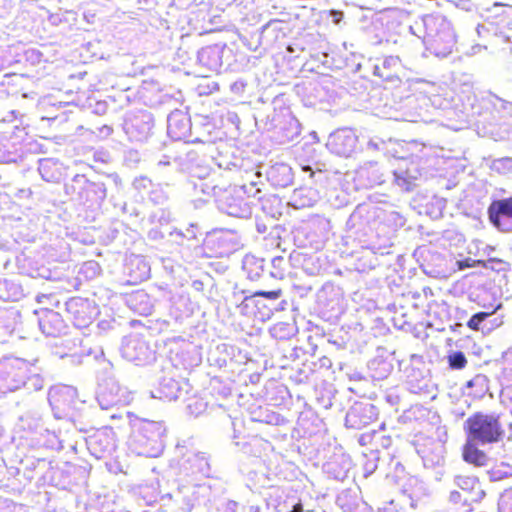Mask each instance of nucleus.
<instances>
[{
    "mask_svg": "<svg viewBox=\"0 0 512 512\" xmlns=\"http://www.w3.org/2000/svg\"><path fill=\"white\" fill-rule=\"evenodd\" d=\"M187 190H191L193 195L201 198L200 187L198 186V180L190 181L187 185Z\"/></svg>",
    "mask_w": 512,
    "mask_h": 512,
    "instance_id": "49",
    "label": "nucleus"
},
{
    "mask_svg": "<svg viewBox=\"0 0 512 512\" xmlns=\"http://www.w3.org/2000/svg\"><path fill=\"white\" fill-rule=\"evenodd\" d=\"M283 135H282V142H290L295 140L301 133V125L299 121L290 116L289 119L286 121V125L281 128Z\"/></svg>",
    "mask_w": 512,
    "mask_h": 512,
    "instance_id": "29",
    "label": "nucleus"
},
{
    "mask_svg": "<svg viewBox=\"0 0 512 512\" xmlns=\"http://www.w3.org/2000/svg\"><path fill=\"white\" fill-rule=\"evenodd\" d=\"M378 416L377 408L369 402H355L345 417L347 428L360 430L373 423Z\"/></svg>",
    "mask_w": 512,
    "mask_h": 512,
    "instance_id": "11",
    "label": "nucleus"
},
{
    "mask_svg": "<svg viewBox=\"0 0 512 512\" xmlns=\"http://www.w3.org/2000/svg\"><path fill=\"white\" fill-rule=\"evenodd\" d=\"M30 371V363L17 357L0 360V394L13 392L22 387Z\"/></svg>",
    "mask_w": 512,
    "mask_h": 512,
    "instance_id": "5",
    "label": "nucleus"
},
{
    "mask_svg": "<svg viewBox=\"0 0 512 512\" xmlns=\"http://www.w3.org/2000/svg\"><path fill=\"white\" fill-rule=\"evenodd\" d=\"M183 389L179 383L173 378H163L156 390V394H152L154 398L166 401H175L182 398Z\"/></svg>",
    "mask_w": 512,
    "mask_h": 512,
    "instance_id": "21",
    "label": "nucleus"
},
{
    "mask_svg": "<svg viewBox=\"0 0 512 512\" xmlns=\"http://www.w3.org/2000/svg\"><path fill=\"white\" fill-rule=\"evenodd\" d=\"M177 235H180L182 237H185L187 239H193L195 238V233H194V230L193 229H187V233L184 234L183 232L179 231V232H176Z\"/></svg>",
    "mask_w": 512,
    "mask_h": 512,
    "instance_id": "53",
    "label": "nucleus"
},
{
    "mask_svg": "<svg viewBox=\"0 0 512 512\" xmlns=\"http://www.w3.org/2000/svg\"><path fill=\"white\" fill-rule=\"evenodd\" d=\"M44 379L40 375V369L37 368L34 364L30 363V371L27 374V378L25 379L22 387H25L27 390L31 391H39L43 388Z\"/></svg>",
    "mask_w": 512,
    "mask_h": 512,
    "instance_id": "28",
    "label": "nucleus"
},
{
    "mask_svg": "<svg viewBox=\"0 0 512 512\" xmlns=\"http://www.w3.org/2000/svg\"><path fill=\"white\" fill-rule=\"evenodd\" d=\"M38 171L44 181L57 182L61 177L59 161L53 158L39 160Z\"/></svg>",
    "mask_w": 512,
    "mask_h": 512,
    "instance_id": "23",
    "label": "nucleus"
},
{
    "mask_svg": "<svg viewBox=\"0 0 512 512\" xmlns=\"http://www.w3.org/2000/svg\"><path fill=\"white\" fill-rule=\"evenodd\" d=\"M506 266H508L507 262L500 260V259H496V258L489 259L487 261V265H486V267H489L492 270H496V271L506 270Z\"/></svg>",
    "mask_w": 512,
    "mask_h": 512,
    "instance_id": "46",
    "label": "nucleus"
},
{
    "mask_svg": "<svg viewBox=\"0 0 512 512\" xmlns=\"http://www.w3.org/2000/svg\"><path fill=\"white\" fill-rule=\"evenodd\" d=\"M190 118L180 110L172 111L167 118L168 135L176 141L186 139L191 132Z\"/></svg>",
    "mask_w": 512,
    "mask_h": 512,
    "instance_id": "14",
    "label": "nucleus"
},
{
    "mask_svg": "<svg viewBox=\"0 0 512 512\" xmlns=\"http://www.w3.org/2000/svg\"><path fill=\"white\" fill-rule=\"evenodd\" d=\"M377 436H378V433H377L375 430H373L372 435H369V434H363V435H361V437H360V443H361V444H365L368 438H371V439H372V438H375V437H377Z\"/></svg>",
    "mask_w": 512,
    "mask_h": 512,
    "instance_id": "54",
    "label": "nucleus"
},
{
    "mask_svg": "<svg viewBox=\"0 0 512 512\" xmlns=\"http://www.w3.org/2000/svg\"><path fill=\"white\" fill-rule=\"evenodd\" d=\"M471 259L470 258H466L464 260H461V261H458V267L459 269H465V268H468V267H472L473 265L471 264Z\"/></svg>",
    "mask_w": 512,
    "mask_h": 512,
    "instance_id": "52",
    "label": "nucleus"
},
{
    "mask_svg": "<svg viewBox=\"0 0 512 512\" xmlns=\"http://www.w3.org/2000/svg\"><path fill=\"white\" fill-rule=\"evenodd\" d=\"M66 356H68V354H67V353H65V354H60V357H61V358H64V357H66Z\"/></svg>",
    "mask_w": 512,
    "mask_h": 512,
    "instance_id": "64",
    "label": "nucleus"
},
{
    "mask_svg": "<svg viewBox=\"0 0 512 512\" xmlns=\"http://www.w3.org/2000/svg\"><path fill=\"white\" fill-rule=\"evenodd\" d=\"M367 207L364 205H359L356 207V209L353 211V213L350 215L348 220V225L351 227H355L357 225H360V220L363 218V216L367 213Z\"/></svg>",
    "mask_w": 512,
    "mask_h": 512,
    "instance_id": "39",
    "label": "nucleus"
},
{
    "mask_svg": "<svg viewBox=\"0 0 512 512\" xmlns=\"http://www.w3.org/2000/svg\"><path fill=\"white\" fill-rule=\"evenodd\" d=\"M26 134L27 133L25 132V128L15 124L12 126V131L10 132L9 138L20 141Z\"/></svg>",
    "mask_w": 512,
    "mask_h": 512,
    "instance_id": "47",
    "label": "nucleus"
},
{
    "mask_svg": "<svg viewBox=\"0 0 512 512\" xmlns=\"http://www.w3.org/2000/svg\"><path fill=\"white\" fill-rule=\"evenodd\" d=\"M207 407V402L204 401L202 398H190L187 404L188 412L196 417L203 414L206 411Z\"/></svg>",
    "mask_w": 512,
    "mask_h": 512,
    "instance_id": "32",
    "label": "nucleus"
},
{
    "mask_svg": "<svg viewBox=\"0 0 512 512\" xmlns=\"http://www.w3.org/2000/svg\"><path fill=\"white\" fill-rule=\"evenodd\" d=\"M38 323L42 333L50 337H59L66 329L65 322L60 313L48 308L40 311Z\"/></svg>",
    "mask_w": 512,
    "mask_h": 512,
    "instance_id": "13",
    "label": "nucleus"
},
{
    "mask_svg": "<svg viewBox=\"0 0 512 512\" xmlns=\"http://www.w3.org/2000/svg\"><path fill=\"white\" fill-rule=\"evenodd\" d=\"M449 500L453 503H459L462 501L461 493L458 491H452L449 496Z\"/></svg>",
    "mask_w": 512,
    "mask_h": 512,
    "instance_id": "51",
    "label": "nucleus"
},
{
    "mask_svg": "<svg viewBox=\"0 0 512 512\" xmlns=\"http://www.w3.org/2000/svg\"><path fill=\"white\" fill-rule=\"evenodd\" d=\"M478 380H481V377H479V376H478V377H476L475 379L470 380V381L468 382V386H472V385L474 384V382H476V381H478Z\"/></svg>",
    "mask_w": 512,
    "mask_h": 512,
    "instance_id": "58",
    "label": "nucleus"
},
{
    "mask_svg": "<svg viewBox=\"0 0 512 512\" xmlns=\"http://www.w3.org/2000/svg\"><path fill=\"white\" fill-rule=\"evenodd\" d=\"M268 443L262 438L253 436L245 441H233V445L244 454L259 457Z\"/></svg>",
    "mask_w": 512,
    "mask_h": 512,
    "instance_id": "24",
    "label": "nucleus"
},
{
    "mask_svg": "<svg viewBox=\"0 0 512 512\" xmlns=\"http://www.w3.org/2000/svg\"><path fill=\"white\" fill-rule=\"evenodd\" d=\"M491 224L501 232L512 231V195L494 200L488 207Z\"/></svg>",
    "mask_w": 512,
    "mask_h": 512,
    "instance_id": "10",
    "label": "nucleus"
},
{
    "mask_svg": "<svg viewBox=\"0 0 512 512\" xmlns=\"http://www.w3.org/2000/svg\"><path fill=\"white\" fill-rule=\"evenodd\" d=\"M85 266L89 267V268H94L96 266V264L92 263V262H89V263H86Z\"/></svg>",
    "mask_w": 512,
    "mask_h": 512,
    "instance_id": "60",
    "label": "nucleus"
},
{
    "mask_svg": "<svg viewBox=\"0 0 512 512\" xmlns=\"http://www.w3.org/2000/svg\"><path fill=\"white\" fill-rule=\"evenodd\" d=\"M165 433L163 422L144 419L132 434L130 446L138 455L157 457L163 451Z\"/></svg>",
    "mask_w": 512,
    "mask_h": 512,
    "instance_id": "4",
    "label": "nucleus"
},
{
    "mask_svg": "<svg viewBox=\"0 0 512 512\" xmlns=\"http://www.w3.org/2000/svg\"><path fill=\"white\" fill-rule=\"evenodd\" d=\"M282 22L280 20H277V19H274V20H270L268 23H266L263 27H262V35L264 37H266L267 35H269L271 32H279L282 30Z\"/></svg>",
    "mask_w": 512,
    "mask_h": 512,
    "instance_id": "43",
    "label": "nucleus"
},
{
    "mask_svg": "<svg viewBox=\"0 0 512 512\" xmlns=\"http://www.w3.org/2000/svg\"><path fill=\"white\" fill-rule=\"evenodd\" d=\"M426 49L437 57L445 58L452 53L456 36L450 21L441 14L423 17Z\"/></svg>",
    "mask_w": 512,
    "mask_h": 512,
    "instance_id": "2",
    "label": "nucleus"
},
{
    "mask_svg": "<svg viewBox=\"0 0 512 512\" xmlns=\"http://www.w3.org/2000/svg\"><path fill=\"white\" fill-rule=\"evenodd\" d=\"M445 448L441 444H436L430 450L426 451L422 456L423 464L425 468L435 469V479L440 481L444 474L442 469L445 463Z\"/></svg>",
    "mask_w": 512,
    "mask_h": 512,
    "instance_id": "18",
    "label": "nucleus"
},
{
    "mask_svg": "<svg viewBox=\"0 0 512 512\" xmlns=\"http://www.w3.org/2000/svg\"><path fill=\"white\" fill-rule=\"evenodd\" d=\"M358 137L350 128L338 129L329 135L328 150L341 157H350L356 150Z\"/></svg>",
    "mask_w": 512,
    "mask_h": 512,
    "instance_id": "9",
    "label": "nucleus"
},
{
    "mask_svg": "<svg viewBox=\"0 0 512 512\" xmlns=\"http://www.w3.org/2000/svg\"><path fill=\"white\" fill-rule=\"evenodd\" d=\"M49 403L57 418L69 415V412L76 408L78 401L77 389L69 385L55 386L49 390Z\"/></svg>",
    "mask_w": 512,
    "mask_h": 512,
    "instance_id": "8",
    "label": "nucleus"
},
{
    "mask_svg": "<svg viewBox=\"0 0 512 512\" xmlns=\"http://www.w3.org/2000/svg\"><path fill=\"white\" fill-rule=\"evenodd\" d=\"M181 473L185 477L197 479L198 477H209L211 473L210 464L205 453H190L180 463Z\"/></svg>",
    "mask_w": 512,
    "mask_h": 512,
    "instance_id": "12",
    "label": "nucleus"
},
{
    "mask_svg": "<svg viewBox=\"0 0 512 512\" xmlns=\"http://www.w3.org/2000/svg\"><path fill=\"white\" fill-rule=\"evenodd\" d=\"M377 465L374 461H369L365 464V476H368L369 474L373 473L376 469Z\"/></svg>",
    "mask_w": 512,
    "mask_h": 512,
    "instance_id": "50",
    "label": "nucleus"
},
{
    "mask_svg": "<svg viewBox=\"0 0 512 512\" xmlns=\"http://www.w3.org/2000/svg\"><path fill=\"white\" fill-rule=\"evenodd\" d=\"M495 310L492 312H478L475 313L467 322V326L472 330H480L484 329V327H481V324L493 314Z\"/></svg>",
    "mask_w": 512,
    "mask_h": 512,
    "instance_id": "36",
    "label": "nucleus"
},
{
    "mask_svg": "<svg viewBox=\"0 0 512 512\" xmlns=\"http://www.w3.org/2000/svg\"><path fill=\"white\" fill-rule=\"evenodd\" d=\"M213 161L218 166V168L224 170H230L232 166H235L231 160H229L227 157H224L222 154H219L217 157H213Z\"/></svg>",
    "mask_w": 512,
    "mask_h": 512,
    "instance_id": "44",
    "label": "nucleus"
},
{
    "mask_svg": "<svg viewBox=\"0 0 512 512\" xmlns=\"http://www.w3.org/2000/svg\"><path fill=\"white\" fill-rule=\"evenodd\" d=\"M467 363L466 357L463 352H454L449 356V364L454 369H462Z\"/></svg>",
    "mask_w": 512,
    "mask_h": 512,
    "instance_id": "40",
    "label": "nucleus"
},
{
    "mask_svg": "<svg viewBox=\"0 0 512 512\" xmlns=\"http://www.w3.org/2000/svg\"><path fill=\"white\" fill-rule=\"evenodd\" d=\"M479 446L467 441L463 449V459L467 463L481 467L486 465L488 457L478 448Z\"/></svg>",
    "mask_w": 512,
    "mask_h": 512,
    "instance_id": "25",
    "label": "nucleus"
},
{
    "mask_svg": "<svg viewBox=\"0 0 512 512\" xmlns=\"http://www.w3.org/2000/svg\"><path fill=\"white\" fill-rule=\"evenodd\" d=\"M393 177L395 183L403 190L410 191L413 189L414 184L409 177L397 172H394Z\"/></svg>",
    "mask_w": 512,
    "mask_h": 512,
    "instance_id": "41",
    "label": "nucleus"
},
{
    "mask_svg": "<svg viewBox=\"0 0 512 512\" xmlns=\"http://www.w3.org/2000/svg\"><path fill=\"white\" fill-rule=\"evenodd\" d=\"M51 298V296H48V295H42V296H38L37 297V300L39 303H43L44 302V299L46 300H49Z\"/></svg>",
    "mask_w": 512,
    "mask_h": 512,
    "instance_id": "57",
    "label": "nucleus"
},
{
    "mask_svg": "<svg viewBox=\"0 0 512 512\" xmlns=\"http://www.w3.org/2000/svg\"><path fill=\"white\" fill-rule=\"evenodd\" d=\"M192 142H201V143H204V142H206V140L201 139V138H195V139H193V140H192Z\"/></svg>",
    "mask_w": 512,
    "mask_h": 512,
    "instance_id": "59",
    "label": "nucleus"
},
{
    "mask_svg": "<svg viewBox=\"0 0 512 512\" xmlns=\"http://www.w3.org/2000/svg\"><path fill=\"white\" fill-rule=\"evenodd\" d=\"M260 192L254 183L241 187L229 185L219 194L216 204L222 213L229 216L249 218L252 215V202L249 198H255Z\"/></svg>",
    "mask_w": 512,
    "mask_h": 512,
    "instance_id": "3",
    "label": "nucleus"
},
{
    "mask_svg": "<svg viewBox=\"0 0 512 512\" xmlns=\"http://www.w3.org/2000/svg\"><path fill=\"white\" fill-rule=\"evenodd\" d=\"M293 333V326L285 322H278L270 328L271 336L279 340L288 339L293 335Z\"/></svg>",
    "mask_w": 512,
    "mask_h": 512,
    "instance_id": "31",
    "label": "nucleus"
},
{
    "mask_svg": "<svg viewBox=\"0 0 512 512\" xmlns=\"http://www.w3.org/2000/svg\"><path fill=\"white\" fill-rule=\"evenodd\" d=\"M402 62L398 56H387L381 65H375L373 73L384 81L397 83L400 82V71Z\"/></svg>",
    "mask_w": 512,
    "mask_h": 512,
    "instance_id": "16",
    "label": "nucleus"
},
{
    "mask_svg": "<svg viewBox=\"0 0 512 512\" xmlns=\"http://www.w3.org/2000/svg\"><path fill=\"white\" fill-rule=\"evenodd\" d=\"M119 392L120 388L113 380L107 381L105 384H101L97 392V401L100 407L107 410L110 407L119 404L121 401Z\"/></svg>",
    "mask_w": 512,
    "mask_h": 512,
    "instance_id": "19",
    "label": "nucleus"
},
{
    "mask_svg": "<svg viewBox=\"0 0 512 512\" xmlns=\"http://www.w3.org/2000/svg\"><path fill=\"white\" fill-rule=\"evenodd\" d=\"M361 177H366L369 186L381 185L385 182L384 174L380 171L377 163L369 162L366 166L361 168Z\"/></svg>",
    "mask_w": 512,
    "mask_h": 512,
    "instance_id": "27",
    "label": "nucleus"
},
{
    "mask_svg": "<svg viewBox=\"0 0 512 512\" xmlns=\"http://www.w3.org/2000/svg\"><path fill=\"white\" fill-rule=\"evenodd\" d=\"M188 174H190L192 178H197V180L207 179L210 175V168L204 165L203 161L199 159L196 166H194Z\"/></svg>",
    "mask_w": 512,
    "mask_h": 512,
    "instance_id": "38",
    "label": "nucleus"
},
{
    "mask_svg": "<svg viewBox=\"0 0 512 512\" xmlns=\"http://www.w3.org/2000/svg\"><path fill=\"white\" fill-rule=\"evenodd\" d=\"M385 148V142L380 138H372L367 143V150L371 152L383 151Z\"/></svg>",
    "mask_w": 512,
    "mask_h": 512,
    "instance_id": "45",
    "label": "nucleus"
},
{
    "mask_svg": "<svg viewBox=\"0 0 512 512\" xmlns=\"http://www.w3.org/2000/svg\"><path fill=\"white\" fill-rule=\"evenodd\" d=\"M120 352L124 359L139 366L149 364L155 360V351L138 335L124 337Z\"/></svg>",
    "mask_w": 512,
    "mask_h": 512,
    "instance_id": "7",
    "label": "nucleus"
},
{
    "mask_svg": "<svg viewBox=\"0 0 512 512\" xmlns=\"http://www.w3.org/2000/svg\"><path fill=\"white\" fill-rule=\"evenodd\" d=\"M88 306V303L82 298H70L66 303V311L69 314H72L75 318L79 317L80 308L84 309Z\"/></svg>",
    "mask_w": 512,
    "mask_h": 512,
    "instance_id": "33",
    "label": "nucleus"
},
{
    "mask_svg": "<svg viewBox=\"0 0 512 512\" xmlns=\"http://www.w3.org/2000/svg\"><path fill=\"white\" fill-rule=\"evenodd\" d=\"M26 55H27V57H31V58L34 56L38 58L40 56V53L38 51H36L35 49H30V50L26 51Z\"/></svg>",
    "mask_w": 512,
    "mask_h": 512,
    "instance_id": "55",
    "label": "nucleus"
},
{
    "mask_svg": "<svg viewBox=\"0 0 512 512\" xmlns=\"http://www.w3.org/2000/svg\"><path fill=\"white\" fill-rule=\"evenodd\" d=\"M302 170L305 171V172H309L310 173V177L314 176V172H313V170H312V168L310 166H308V165L303 166Z\"/></svg>",
    "mask_w": 512,
    "mask_h": 512,
    "instance_id": "56",
    "label": "nucleus"
},
{
    "mask_svg": "<svg viewBox=\"0 0 512 512\" xmlns=\"http://www.w3.org/2000/svg\"><path fill=\"white\" fill-rule=\"evenodd\" d=\"M468 442L487 446L503 441L506 432L500 414L475 412L463 424Z\"/></svg>",
    "mask_w": 512,
    "mask_h": 512,
    "instance_id": "1",
    "label": "nucleus"
},
{
    "mask_svg": "<svg viewBox=\"0 0 512 512\" xmlns=\"http://www.w3.org/2000/svg\"><path fill=\"white\" fill-rule=\"evenodd\" d=\"M493 170L497 171L501 174L512 173V158L511 157H503L493 161L492 163Z\"/></svg>",
    "mask_w": 512,
    "mask_h": 512,
    "instance_id": "35",
    "label": "nucleus"
},
{
    "mask_svg": "<svg viewBox=\"0 0 512 512\" xmlns=\"http://www.w3.org/2000/svg\"><path fill=\"white\" fill-rule=\"evenodd\" d=\"M226 46L214 44L201 48L197 54L198 63L207 71L217 72L222 66L223 53Z\"/></svg>",
    "mask_w": 512,
    "mask_h": 512,
    "instance_id": "15",
    "label": "nucleus"
},
{
    "mask_svg": "<svg viewBox=\"0 0 512 512\" xmlns=\"http://www.w3.org/2000/svg\"><path fill=\"white\" fill-rule=\"evenodd\" d=\"M144 296H146V295H145V294H143V293H140V294H137L135 297H137V298H141V297H144Z\"/></svg>",
    "mask_w": 512,
    "mask_h": 512,
    "instance_id": "63",
    "label": "nucleus"
},
{
    "mask_svg": "<svg viewBox=\"0 0 512 512\" xmlns=\"http://www.w3.org/2000/svg\"><path fill=\"white\" fill-rule=\"evenodd\" d=\"M171 164H174L173 163V152H171L170 154H167V155H164L158 162H157V166L158 167H164V166H168V165H171Z\"/></svg>",
    "mask_w": 512,
    "mask_h": 512,
    "instance_id": "48",
    "label": "nucleus"
},
{
    "mask_svg": "<svg viewBox=\"0 0 512 512\" xmlns=\"http://www.w3.org/2000/svg\"><path fill=\"white\" fill-rule=\"evenodd\" d=\"M66 193L88 206L100 205L106 198V186L102 182H92L85 175L76 174L70 184L65 186Z\"/></svg>",
    "mask_w": 512,
    "mask_h": 512,
    "instance_id": "6",
    "label": "nucleus"
},
{
    "mask_svg": "<svg viewBox=\"0 0 512 512\" xmlns=\"http://www.w3.org/2000/svg\"><path fill=\"white\" fill-rule=\"evenodd\" d=\"M509 500H511V509H512V490L507 494Z\"/></svg>",
    "mask_w": 512,
    "mask_h": 512,
    "instance_id": "61",
    "label": "nucleus"
},
{
    "mask_svg": "<svg viewBox=\"0 0 512 512\" xmlns=\"http://www.w3.org/2000/svg\"><path fill=\"white\" fill-rule=\"evenodd\" d=\"M455 484L463 491H472L477 485L478 480L474 476L458 475L455 477Z\"/></svg>",
    "mask_w": 512,
    "mask_h": 512,
    "instance_id": "34",
    "label": "nucleus"
},
{
    "mask_svg": "<svg viewBox=\"0 0 512 512\" xmlns=\"http://www.w3.org/2000/svg\"><path fill=\"white\" fill-rule=\"evenodd\" d=\"M199 154L194 150H188V146L184 143L179 149L173 152V163L182 172L189 173L199 161Z\"/></svg>",
    "mask_w": 512,
    "mask_h": 512,
    "instance_id": "20",
    "label": "nucleus"
},
{
    "mask_svg": "<svg viewBox=\"0 0 512 512\" xmlns=\"http://www.w3.org/2000/svg\"><path fill=\"white\" fill-rule=\"evenodd\" d=\"M104 129H106V130H107V133H108V134H109V133H111V131H112V129H111L110 127H108V126H105V127H104Z\"/></svg>",
    "mask_w": 512,
    "mask_h": 512,
    "instance_id": "62",
    "label": "nucleus"
},
{
    "mask_svg": "<svg viewBox=\"0 0 512 512\" xmlns=\"http://www.w3.org/2000/svg\"><path fill=\"white\" fill-rule=\"evenodd\" d=\"M310 194H314L311 190L300 189L294 192L295 201L299 202L300 206H312L315 202L314 197H309Z\"/></svg>",
    "mask_w": 512,
    "mask_h": 512,
    "instance_id": "37",
    "label": "nucleus"
},
{
    "mask_svg": "<svg viewBox=\"0 0 512 512\" xmlns=\"http://www.w3.org/2000/svg\"><path fill=\"white\" fill-rule=\"evenodd\" d=\"M267 179L274 187L285 188L293 182L292 168L285 163H276L267 170Z\"/></svg>",
    "mask_w": 512,
    "mask_h": 512,
    "instance_id": "17",
    "label": "nucleus"
},
{
    "mask_svg": "<svg viewBox=\"0 0 512 512\" xmlns=\"http://www.w3.org/2000/svg\"><path fill=\"white\" fill-rule=\"evenodd\" d=\"M131 267L130 275L133 279V281H143L146 280L149 277L150 274V267L148 263L141 257H134L130 260L129 266Z\"/></svg>",
    "mask_w": 512,
    "mask_h": 512,
    "instance_id": "26",
    "label": "nucleus"
},
{
    "mask_svg": "<svg viewBox=\"0 0 512 512\" xmlns=\"http://www.w3.org/2000/svg\"><path fill=\"white\" fill-rule=\"evenodd\" d=\"M281 295L282 291L280 289L271 291L258 290L252 295L251 298H263L268 301H275L279 299Z\"/></svg>",
    "mask_w": 512,
    "mask_h": 512,
    "instance_id": "42",
    "label": "nucleus"
},
{
    "mask_svg": "<svg viewBox=\"0 0 512 512\" xmlns=\"http://www.w3.org/2000/svg\"><path fill=\"white\" fill-rule=\"evenodd\" d=\"M198 186L200 187V193L202 196H213L215 201L225 186L215 184L211 179H200L198 180Z\"/></svg>",
    "mask_w": 512,
    "mask_h": 512,
    "instance_id": "30",
    "label": "nucleus"
},
{
    "mask_svg": "<svg viewBox=\"0 0 512 512\" xmlns=\"http://www.w3.org/2000/svg\"><path fill=\"white\" fill-rule=\"evenodd\" d=\"M153 125L152 115L145 112L136 116L132 120L131 126L128 129L131 130V133L136 132V135L134 136L136 140L143 141L149 136Z\"/></svg>",
    "mask_w": 512,
    "mask_h": 512,
    "instance_id": "22",
    "label": "nucleus"
}]
</instances>
